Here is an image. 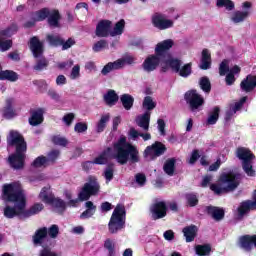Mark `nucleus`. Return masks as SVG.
I'll return each mask as SVG.
<instances>
[{
    "mask_svg": "<svg viewBox=\"0 0 256 256\" xmlns=\"http://www.w3.org/2000/svg\"><path fill=\"white\" fill-rule=\"evenodd\" d=\"M142 105L144 109H147V111H153V109L157 107V103L153 101V98L151 96H146L143 100Z\"/></svg>",
    "mask_w": 256,
    "mask_h": 256,
    "instance_id": "54",
    "label": "nucleus"
},
{
    "mask_svg": "<svg viewBox=\"0 0 256 256\" xmlns=\"http://www.w3.org/2000/svg\"><path fill=\"white\" fill-rule=\"evenodd\" d=\"M120 103L126 111H131L135 104V98L131 94H122L120 96Z\"/></svg>",
    "mask_w": 256,
    "mask_h": 256,
    "instance_id": "31",
    "label": "nucleus"
},
{
    "mask_svg": "<svg viewBox=\"0 0 256 256\" xmlns=\"http://www.w3.org/2000/svg\"><path fill=\"white\" fill-rule=\"evenodd\" d=\"M89 129V126L85 122H78L74 126V131L76 133H85Z\"/></svg>",
    "mask_w": 256,
    "mask_h": 256,
    "instance_id": "60",
    "label": "nucleus"
},
{
    "mask_svg": "<svg viewBox=\"0 0 256 256\" xmlns=\"http://www.w3.org/2000/svg\"><path fill=\"white\" fill-rule=\"evenodd\" d=\"M241 185V174L238 172H222L217 183L211 184L210 189L215 195H227L233 193Z\"/></svg>",
    "mask_w": 256,
    "mask_h": 256,
    "instance_id": "4",
    "label": "nucleus"
},
{
    "mask_svg": "<svg viewBox=\"0 0 256 256\" xmlns=\"http://www.w3.org/2000/svg\"><path fill=\"white\" fill-rule=\"evenodd\" d=\"M184 100L192 113H194V111H201L203 105H205V98L197 92V89H191L185 92Z\"/></svg>",
    "mask_w": 256,
    "mask_h": 256,
    "instance_id": "8",
    "label": "nucleus"
},
{
    "mask_svg": "<svg viewBox=\"0 0 256 256\" xmlns=\"http://www.w3.org/2000/svg\"><path fill=\"white\" fill-rule=\"evenodd\" d=\"M116 152L115 158L120 165H127V163H139V150L137 146L127 142L125 136H121L116 143L113 144Z\"/></svg>",
    "mask_w": 256,
    "mask_h": 256,
    "instance_id": "3",
    "label": "nucleus"
},
{
    "mask_svg": "<svg viewBox=\"0 0 256 256\" xmlns=\"http://www.w3.org/2000/svg\"><path fill=\"white\" fill-rule=\"evenodd\" d=\"M8 143L10 147H15V152L8 157V163L12 169L19 171L25 167L27 158V141L21 133L11 130Z\"/></svg>",
    "mask_w": 256,
    "mask_h": 256,
    "instance_id": "2",
    "label": "nucleus"
},
{
    "mask_svg": "<svg viewBox=\"0 0 256 256\" xmlns=\"http://www.w3.org/2000/svg\"><path fill=\"white\" fill-rule=\"evenodd\" d=\"M48 205H51L56 213H58V215H63V213L67 211V203L65 202V200L61 198H56L55 196L52 202H50Z\"/></svg>",
    "mask_w": 256,
    "mask_h": 256,
    "instance_id": "26",
    "label": "nucleus"
},
{
    "mask_svg": "<svg viewBox=\"0 0 256 256\" xmlns=\"http://www.w3.org/2000/svg\"><path fill=\"white\" fill-rule=\"evenodd\" d=\"M205 213L212 217L214 221L219 223V221H223L225 219V209L213 205H209L205 207Z\"/></svg>",
    "mask_w": 256,
    "mask_h": 256,
    "instance_id": "18",
    "label": "nucleus"
},
{
    "mask_svg": "<svg viewBox=\"0 0 256 256\" xmlns=\"http://www.w3.org/2000/svg\"><path fill=\"white\" fill-rule=\"evenodd\" d=\"M236 157L242 161V169L244 173H246L248 177H255V170L253 169L255 154H253L249 148L238 147L236 149Z\"/></svg>",
    "mask_w": 256,
    "mask_h": 256,
    "instance_id": "6",
    "label": "nucleus"
},
{
    "mask_svg": "<svg viewBox=\"0 0 256 256\" xmlns=\"http://www.w3.org/2000/svg\"><path fill=\"white\" fill-rule=\"evenodd\" d=\"M40 256H58L57 253L51 251V248L49 247H44L41 251H40Z\"/></svg>",
    "mask_w": 256,
    "mask_h": 256,
    "instance_id": "64",
    "label": "nucleus"
},
{
    "mask_svg": "<svg viewBox=\"0 0 256 256\" xmlns=\"http://www.w3.org/2000/svg\"><path fill=\"white\" fill-rule=\"evenodd\" d=\"M219 113H221V108L219 106L214 107L208 116L207 124L215 125L219 121Z\"/></svg>",
    "mask_w": 256,
    "mask_h": 256,
    "instance_id": "44",
    "label": "nucleus"
},
{
    "mask_svg": "<svg viewBox=\"0 0 256 256\" xmlns=\"http://www.w3.org/2000/svg\"><path fill=\"white\" fill-rule=\"evenodd\" d=\"M176 73H178L180 77L187 79V77L191 76L193 73V63L189 62L184 64L182 67L180 66Z\"/></svg>",
    "mask_w": 256,
    "mask_h": 256,
    "instance_id": "37",
    "label": "nucleus"
},
{
    "mask_svg": "<svg viewBox=\"0 0 256 256\" xmlns=\"http://www.w3.org/2000/svg\"><path fill=\"white\" fill-rule=\"evenodd\" d=\"M113 167H114L113 163H110L107 165V167L104 171V177H105L106 181H113V174H114Z\"/></svg>",
    "mask_w": 256,
    "mask_h": 256,
    "instance_id": "56",
    "label": "nucleus"
},
{
    "mask_svg": "<svg viewBox=\"0 0 256 256\" xmlns=\"http://www.w3.org/2000/svg\"><path fill=\"white\" fill-rule=\"evenodd\" d=\"M198 231L199 228L194 224L184 227L182 233L186 239V243H193V241H195V237H197Z\"/></svg>",
    "mask_w": 256,
    "mask_h": 256,
    "instance_id": "23",
    "label": "nucleus"
},
{
    "mask_svg": "<svg viewBox=\"0 0 256 256\" xmlns=\"http://www.w3.org/2000/svg\"><path fill=\"white\" fill-rule=\"evenodd\" d=\"M227 73H229V64L227 63V60H223L219 66V75L223 77L227 75Z\"/></svg>",
    "mask_w": 256,
    "mask_h": 256,
    "instance_id": "62",
    "label": "nucleus"
},
{
    "mask_svg": "<svg viewBox=\"0 0 256 256\" xmlns=\"http://www.w3.org/2000/svg\"><path fill=\"white\" fill-rule=\"evenodd\" d=\"M116 61L117 63H120V69H123L125 65H133V63H135V58L133 56H125Z\"/></svg>",
    "mask_w": 256,
    "mask_h": 256,
    "instance_id": "55",
    "label": "nucleus"
},
{
    "mask_svg": "<svg viewBox=\"0 0 256 256\" xmlns=\"http://www.w3.org/2000/svg\"><path fill=\"white\" fill-rule=\"evenodd\" d=\"M59 155H61V151L57 149H53L50 152H48L46 157V162L48 163V165H55V163L59 159Z\"/></svg>",
    "mask_w": 256,
    "mask_h": 256,
    "instance_id": "47",
    "label": "nucleus"
},
{
    "mask_svg": "<svg viewBox=\"0 0 256 256\" xmlns=\"http://www.w3.org/2000/svg\"><path fill=\"white\" fill-rule=\"evenodd\" d=\"M104 249H107L108 256H115L116 255V252H115V242H113L112 239L107 238L104 241Z\"/></svg>",
    "mask_w": 256,
    "mask_h": 256,
    "instance_id": "52",
    "label": "nucleus"
},
{
    "mask_svg": "<svg viewBox=\"0 0 256 256\" xmlns=\"http://www.w3.org/2000/svg\"><path fill=\"white\" fill-rule=\"evenodd\" d=\"M126 217L127 211L125 210V206L123 204H117L108 223V230L111 235H115L119 231H122V229H125Z\"/></svg>",
    "mask_w": 256,
    "mask_h": 256,
    "instance_id": "5",
    "label": "nucleus"
},
{
    "mask_svg": "<svg viewBox=\"0 0 256 256\" xmlns=\"http://www.w3.org/2000/svg\"><path fill=\"white\" fill-rule=\"evenodd\" d=\"M163 63H165V65H169L170 69H172L174 73H177L181 65H183V62L179 58H174L173 55H170L164 59Z\"/></svg>",
    "mask_w": 256,
    "mask_h": 256,
    "instance_id": "30",
    "label": "nucleus"
},
{
    "mask_svg": "<svg viewBox=\"0 0 256 256\" xmlns=\"http://www.w3.org/2000/svg\"><path fill=\"white\" fill-rule=\"evenodd\" d=\"M61 20V14L59 10H53L48 16V25L50 27H59V21Z\"/></svg>",
    "mask_w": 256,
    "mask_h": 256,
    "instance_id": "38",
    "label": "nucleus"
},
{
    "mask_svg": "<svg viewBox=\"0 0 256 256\" xmlns=\"http://www.w3.org/2000/svg\"><path fill=\"white\" fill-rule=\"evenodd\" d=\"M200 158H201V154H199V150L194 149L190 155V159H189L188 163L190 165H195L197 163V161H199Z\"/></svg>",
    "mask_w": 256,
    "mask_h": 256,
    "instance_id": "61",
    "label": "nucleus"
},
{
    "mask_svg": "<svg viewBox=\"0 0 256 256\" xmlns=\"http://www.w3.org/2000/svg\"><path fill=\"white\" fill-rule=\"evenodd\" d=\"M112 149L111 147H108L106 150H104L98 157H96L94 161V165H106L108 161L109 153H111Z\"/></svg>",
    "mask_w": 256,
    "mask_h": 256,
    "instance_id": "40",
    "label": "nucleus"
},
{
    "mask_svg": "<svg viewBox=\"0 0 256 256\" xmlns=\"http://www.w3.org/2000/svg\"><path fill=\"white\" fill-rule=\"evenodd\" d=\"M13 103H15L14 98H7L5 101V106L2 108L1 113L4 119H13L17 117V112L15 108H13Z\"/></svg>",
    "mask_w": 256,
    "mask_h": 256,
    "instance_id": "19",
    "label": "nucleus"
},
{
    "mask_svg": "<svg viewBox=\"0 0 256 256\" xmlns=\"http://www.w3.org/2000/svg\"><path fill=\"white\" fill-rule=\"evenodd\" d=\"M238 247L246 253H251L253 247H256V235H243L239 237Z\"/></svg>",
    "mask_w": 256,
    "mask_h": 256,
    "instance_id": "14",
    "label": "nucleus"
},
{
    "mask_svg": "<svg viewBox=\"0 0 256 256\" xmlns=\"http://www.w3.org/2000/svg\"><path fill=\"white\" fill-rule=\"evenodd\" d=\"M256 87V75H247L240 83V89L244 93H251Z\"/></svg>",
    "mask_w": 256,
    "mask_h": 256,
    "instance_id": "20",
    "label": "nucleus"
},
{
    "mask_svg": "<svg viewBox=\"0 0 256 256\" xmlns=\"http://www.w3.org/2000/svg\"><path fill=\"white\" fill-rule=\"evenodd\" d=\"M198 85L201 91H203V93H206V95H209V93H211V80H209V77H201L199 79Z\"/></svg>",
    "mask_w": 256,
    "mask_h": 256,
    "instance_id": "39",
    "label": "nucleus"
},
{
    "mask_svg": "<svg viewBox=\"0 0 256 256\" xmlns=\"http://www.w3.org/2000/svg\"><path fill=\"white\" fill-rule=\"evenodd\" d=\"M167 203L165 201H159L152 204L150 207V213L152 215L153 221H158V219H164L167 217L168 211Z\"/></svg>",
    "mask_w": 256,
    "mask_h": 256,
    "instance_id": "12",
    "label": "nucleus"
},
{
    "mask_svg": "<svg viewBox=\"0 0 256 256\" xmlns=\"http://www.w3.org/2000/svg\"><path fill=\"white\" fill-rule=\"evenodd\" d=\"M195 252L198 256H209L211 255V244L196 245Z\"/></svg>",
    "mask_w": 256,
    "mask_h": 256,
    "instance_id": "43",
    "label": "nucleus"
},
{
    "mask_svg": "<svg viewBox=\"0 0 256 256\" xmlns=\"http://www.w3.org/2000/svg\"><path fill=\"white\" fill-rule=\"evenodd\" d=\"M39 199L42 201V203H46V205H49V203L53 202V199H55V194L51 191V186H44L40 193H39Z\"/></svg>",
    "mask_w": 256,
    "mask_h": 256,
    "instance_id": "24",
    "label": "nucleus"
},
{
    "mask_svg": "<svg viewBox=\"0 0 256 256\" xmlns=\"http://www.w3.org/2000/svg\"><path fill=\"white\" fill-rule=\"evenodd\" d=\"M51 11H49V8H42L34 13L33 19L35 21H45L50 15Z\"/></svg>",
    "mask_w": 256,
    "mask_h": 256,
    "instance_id": "46",
    "label": "nucleus"
},
{
    "mask_svg": "<svg viewBox=\"0 0 256 256\" xmlns=\"http://www.w3.org/2000/svg\"><path fill=\"white\" fill-rule=\"evenodd\" d=\"M249 15H251V13L247 10L246 11L237 10L232 14L230 19L232 23H236V24L243 23V21H245V19H247Z\"/></svg>",
    "mask_w": 256,
    "mask_h": 256,
    "instance_id": "34",
    "label": "nucleus"
},
{
    "mask_svg": "<svg viewBox=\"0 0 256 256\" xmlns=\"http://www.w3.org/2000/svg\"><path fill=\"white\" fill-rule=\"evenodd\" d=\"M164 60H162L157 54L149 55L143 62L142 67L146 73H151L163 63Z\"/></svg>",
    "mask_w": 256,
    "mask_h": 256,
    "instance_id": "15",
    "label": "nucleus"
},
{
    "mask_svg": "<svg viewBox=\"0 0 256 256\" xmlns=\"http://www.w3.org/2000/svg\"><path fill=\"white\" fill-rule=\"evenodd\" d=\"M245 103H247V96H243L231 109L234 113H237V111H241V109H243V105H245Z\"/></svg>",
    "mask_w": 256,
    "mask_h": 256,
    "instance_id": "59",
    "label": "nucleus"
},
{
    "mask_svg": "<svg viewBox=\"0 0 256 256\" xmlns=\"http://www.w3.org/2000/svg\"><path fill=\"white\" fill-rule=\"evenodd\" d=\"M2 198L6 203H15L14 206L6 205L3 209V215L6 219L23 218V209L27 207V197L21 184L12 182L4 184L2 189Z\"/></svg>",
    "mask_w": 256,
    "mask_h": 256,
    "instance_id": "1",
    "label": "nucleus"
},
{
    "mask_svg": "<svg viewBox=\"0 0 256 256\" xmlns=\"http://www.w3.org/2000/svg\"><path fill=\"white\" fill-rule=\"evenodd\" d=\"M185 199L188 207H197L199 205V197L195 193H186Z\"/></svg>",
    "mask_w": 256,
    "mask_h": 256,
    "instance_id": "48",
    "label": "nucleus"
},
{
    "mask_svg": "<svg viewBox=\"0 0 256 256\" xmlns=\"http://www.w3.org/2000/svg\"><path fill=\"white\" fill-rule=\"evenodd\" d=\"M52 143H54V145H59L60 147H67L68 141L64 137L54 136L52 138Z\"/></svg>",
    "mask_w": 256,
    "mask_h": 256,
    "instance_id": "63",
    "label": "nucleus"
},
{
    "mask_svg": "<svg viewBox=\"0 0 256 256\" xmlns=\"http://www.w3.org/2000/svg\"><path fill=\"white\" fill-rule=\"evenodd\" d=\"M109 47V44L107 43V40L101 39L94 43L92 50L94 53H99L103 51V49H107Z\"/></svg>",
    "mask_w": 256,
    "mask_h": 256,
    "instance_id": "53",
    "label": "nucleus"
},
{
    "mask_svg": "<svg viewBox=\"0 0 256 256\" xmlns=\"http://www.w3.org/2000/svg\"><path fill=\"white\" fill-rule=\"evenodd\" d=\"M49 67V60L47 58L41 56L36 60L35 65L33 66L34 71H44Z\"/></svg>",
    "mask_w": 256,
    "mask_h": 256,
    "instance_id": "45",
    "label": "nucleus"
},
{
    "mask_svg": "<svg viewBox=\"0 0 256 256\" xmlns=\"http://www.w3.org/2000/svg\"><path fill=\"white\" fill-rule=\"evenodd\" d=\"M29 125L32 127H37V125H41L44 121L43 117V109L38 108L37 110L30 111Z\"/></svg>",
    "mask_w": 256,
    "mask_h": 256,
    "instance_id": "22",
    "label": "nucleus"
},
{
    "mask_svg": "<svg viewBox=\"0 0 256 256\" xmlns=\"http://www.w3.org/2000/svg\"><path fill=\"white\" fill-rule=\"evenodd\" d=\"M177 163V159L175 158H169L165 161L163 165V171L166 173V175H169V177H173L175 175V164Z\"/></svg>",
    "mask_w": 256,
    "mask_h": 256,
    "instance_id": "33",
    "label": "nucleus"
},
{
    "mask_svg": "<svg viewBox=\"0 0 256 256\" xmlns=\"http://www.w3.org/2000/svg\"><path fill=\"white\" fill-rule=\"evenodd\" d=\"M19 31V26L16 23H12L4 30H0V37H13L15 33Z\"/></svg>",
    "mask_w": 256,
    "mask_h": 256,
    "instance_id": "41",
    "label": "nucleus"
},
{
    "mask_svg": "<svg viewBox=\"0 0 256 256\" xmlns=\"http://www.w3.org/2000/svg\"><path fill=\"white\" fill-rule=\"evenodd\" d=\"M100 189L101 185H99L97 177L89 176L88 182L84 184L82 190L78 194L79 201H89L91 197L99 194Z\"/></svg>",
    "mask_w": 256,
    "mask_h": 256,
    "instance_id": "7",
    "label": "nucleus"
},
{
    "mask_svg": "<svg viewBox=\"0 0 256 256\" xmlns=\"http://www.w3.org/2000/svg\"><path fill=\"white\" fill-rule=\"evenodd\" d=\"M124 31H125V20L121 19L115 24L113 30L110 33V37H117V35H123Z\"/></svg>",
    "mask_w": 256,
    "mask_h": 256,
    "instance_id": "42",
    "label": "nucleus"
},
{
    "mask_svg": "<svg viewBox=\"0 0 256 256\" xmlns=\"http://www.w3.org/2000/svg\"><path fill=\"white\" fill-rule=\"evenodd\" d=\"M95 35L100 38L109 37L111 35V21L100 20L96 25Z\"/></svg>",
    "mask_w": 256,
    "mask_h": 256,
    "instance_id": "16",
    "label": "nucleus"
},
{
    "mask_svg": "<svg viewBox=\"0 0 256 256\" xmlns=\"http://www.w3.org/2000/svg\"><path fill=\"white\" fill-rule=\"evenodd\" d=\"M45 209V206L42 203H35L29 209H23V219H29L33 215H39L41 211Z\"/></svg>",
    "mask_w": 256,
    "mask_h": 256,
    "instance_id": "25",
    "label": "nucleus"
},
{
    "mask_svg": "<svg viewBox=\"0 0 256 256\" xmlns=\"http://www.w3.org/2000/svg\"><path fill=\"white\" fill-rule=\"evenodd\" d=\"M77 42L75 41L74 38H68L66 41L65 39L62 38V51H67V49H71V47H73V45H75Z\"/></svg>",
    "mask_w": 256,
    "mask_h": 256,
    "instance_id": "57",
    "label": "nucleus"
},
{
    "mask_svg": "<svg viewBox=\"0 0 256 256\" xmlns=\"http://www.w3.org/2000/svg\"><path fill=\"white\" fill-rule=\"evenodd\" d=\"M200 69L202 71H207V69H211V53L207 48L202 50L201 64Z\"/></svg>",
    "mask_w": 256,
    "mask_h": 256,
    "instance_id": "28",
    "label": "nucleus"
},
{
    "mask_svg": "<svg viewBox=\"0 0 256 256\" xmlns=\"http://www.w3.org/2000/svg\"><path fill=\"white\" fill-rule=\"evenodd\" d=\"M121 65V62H108L101 70L102 75H109V73H111V71H119Z\"/></svg>",
    "mask_w": 256,
    "mask_h": 256,
    "instance_id": "36",
    "label": "nucleus"
},
{
    "mask_svg": "<svg viewBox=\"0 0 256 256\" xmlns=\"http://www.w3.org/2000/svg\"><path fill=\"white\" fill-rule=\"evenodd\" d=\"M151 23L153 27H155V29H159V31L171 29V27L174 25L173 20L167 19L165 14L159 12H156L152 15Z\"/></svg>",
    "mask_w": 256,
    "mask_h": 256,
    "instance_id": "10",
    "label": "nucleus"
},
{
    "mask_svg": "<svg viewBox=\"0 0 256 256\" xmlns=\"http://www.w3.org/2000/svg\"><path fill=\"white\" fill-rule=\"evenodd\" d=\"M28 47L34 59H39L40 57H43V54L45 53V45L43 44V42H41V40H39V37H31L28 42Z\"/></svg>",
    "mask_w": 256,
    "mask_h": 256,
    "instance_id": "13",
    "label": "nucleus"
},
{
    "mask_svg": "<svg viewBox=\"0 0 256 256\" xmlns=\"http://www.w3.org/2000/svg\"><path fill=\"white\" fill-rule=\"evenodd\" d=\"M47 239V227H42L34 233L32 241L34 245H43V241Z\"/></svg>",
    "mask_w": 256,
    "mask_h": 256,
    "instance_id": "27",
    "label": "nucleus"
},
{
    "mask_svg": "<svg viewBox=\"0 0 256 256\" xmlns=\"http://www.w3.org/2000/svg\"><path fill=\"white\" fill-rule=\"evenodd\" d=\"M47 235H49L51 239H57V236L59 235V226H57V224L50 226L49 229H47Z\"/></svg>",
    "mask_w": 256,
    "mask_h": 256,
    "instance_id": "58",
    "label": "nucleus"
},
{
    "mask_svg": "<svg viewBox=\"0 0 256 256\" xmlns=\"http://www.w3.org/2000/svg\"><path fill=\"white\" fill-rule=\"evenodd\" d=\"M216 7L218 8H225L226 11H233L235 9V2L233 0H217Z\"/></svg>",
    "mask_w": 256,
    "mask_h": 256,
    "instance_id": "49",
    "label": "nucleus"
},
{
    "mask_svg": "<svg viewBox=\"0 0 256 256\" xmlns=\"http://www.w3.org/2000/svg\"><path fill=\"white\" fill-rule=\"evenodd\" d=\"M46 41L50 47H61L63 44V37H61V35L48 34L46 36Z\"/></svg>",
    "mask_w": 256,
    "mask_h": 256,
    "instance_id": "35",
    "label": "nucleus"
},
{
    "mask_svg": "<svg viewBox=\"0 0 256 256\" xmlns=\"http://www.w3.org/2000/svg\"><path fill=\"white\" fill-rule=\"evenodd\" d=\"M0 81L15 83L19 81V74L13 70H3V66L0 64Z\"/></svg>",
    "mask_w": 256,
    "mask_h": 256,
    "instance_id": "21",
    "label": "nucleus"
},
{
    "mask_svg": "<svg viewBox=\"0 0 256 256\" xmlns=\"http://www.w3.org/2000/svg\"><path fill=\"white\" fill-rule=\"evenodd\" d=\"M49 164L47 162V156L41 155L35 158V160L32 162L31 166L35 169H39L41 167H47Z\"/></svg>",
    "mask_w": 256,
    "mask_h": 256,
    "instance_id": "50",
    "label": "nucleus"
},
{
    "mask_svg": "<svg viewBox=\"0 0 256 256\" xmlns=\"http://www.w3.org/2000/svg\"><path fill=\"white\" fill-rule=\"evenodd\" d=\"M175 45L173 39H166L158 43L155 47V54H157L162 60H165L167 57H171V49Z\"/></svg>",
    "mask_w": 256,
    "mask_h": 256,
    "instance_id": "11",
    "label": "nucleus"
},
{
    "mask_svg": "<svg viewBox=\"0 0 256 256\" xmlns=\"http://www.w3.org/2000/svg\"><path fill=\"white\" fill-rule=\"evenodd\" d=\"M151 121V113L145 112L142 116L136 119V124L144 131H149V123Z\"/></svg>",
    "mask_w": 256,
    "mask_h": 256,
    "instance_id": "29",
    "label": "nucleus"
},
{
    "mask_svg": "<svg viewBox=\"0 0 256 256\" xmlns=\"http://www.w3.org/2000/svg\"><path fill=\"white\" fill-rule=\"evenodd\" d=\"M256 209V201L245 200L240 203L237 208L238 219H243L245 215L249 214L250 211H255Z\"/></svg>",
    "mask_w": 256,
    "mask_h": 256,
    "instance_id": "17",
    "label": "nucleus"
},
{
    "mask_svg": "<svg viewBox=\"0 0 256 256\" xmlns=\"http://www.w3.org/2000/svg\"><path fill=\"white\" fill-rule=\"evenodd\" d=\"M104 101L108 107H113L119 101V95L115 90H108L107 93L104 95Z\"/></svg>",
    "mask_w": 256,
    "mask_h": 256,
    "instance_id": "32",
    "label": "nucleus"
},
{
    "mask_svg": "<svg viewBox=\"0 0 256 256\" xmlns=\"http://www.w3.org/2000/svg\"><path fill=\"white\" fill-rule=\"evenodd\" d=\"M110 116L109 114L101 116L99 122L97 123V133H103L105 131V127H107V123H109Z\"/></svg>",
    "mask_w": 256,
    "mask_h": 256,
    "instance_id": "51",
    "label": "nucleus"
},
{
    "mask_svg": "<svg viewBox=\"0 0 256 256\" xmlns=\"http://www.w3.org/2000/svg\"><path fill=\"white\" fill-rule=\"evenodd\" d=\"M167 151V146L162 142L156 141L152 145L147 146L143 152L144 159H149L150 161H155L157 157L165 155Z\"/></svg>",
    "mask_w": 256,
    "mask_h": 256,
    "instance_id": "9",
    "label": "nucleus"
}]
</instances>
